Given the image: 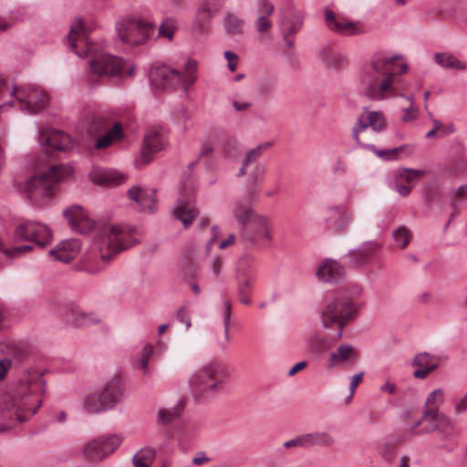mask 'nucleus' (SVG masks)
I'll return each mask as SVG.
<instances>
[{
  "mask_svg": "<svg viewBox=\"0 0 467 467\" xmlns=\"http://www.w3.org/2000/svg\"><path fill=\"white\" fill-rule=\"evenodd\" d=\"M67 41L71 51L78 57H88L92 77H114L122 71L124 63L120 57L97 50L93 43L88 42L81 20L71 26Z\"/></svg>",
  "mask_w": 467,
  "mask_h": 467,
  "instance_id": "1",
  "label": "nucleus"
},
{
  "mask_svg": "<svg viewBox=\"0 0 467 467\" xmlns=\"http://www.w3.org/2000/svg\"><path fill=\"white\" fill-rule=\"evenodd\" d=\"M400 59L401 56H389L385 52H377L371 57L370 66L361 77L368 97L373 99L385 98V93L391 88L394 77L408 70L406 63H397Z\"/></svg>",
  "mask_w": 467,
  "mask_h": 467,
  "instance_id": "2",
  "label": "nucleus"
},
{
  "mask_svg": "<svg viewBox=\"0 0 467 467\" xmlns=\"http://www.w3.org/2000/svg\"><path fill=\"white\" fill-rule=\"evenodd\" d=\"M229 379L230 372L226 365L211 360L191 375L189 387L194 399L203 402L224 393Z\"/></svg>",
  "mask_w": 467,
  "mask_h": 467,
  "instance_id": "3",
  "label": "nucleus"
},
{
  "mask_svg": "<svg viewBox=\"0 0 467 467\" xmlns=\"http://www.w3.org/2000/svg\"><path fill=\"white\" fill-rule=\"evenodd\" d=\"M45 384L41 375H26L20 380L11 397L0 396V410H16V419L24 422L27 417L22 412H29L35 415L41 406V400L34 393L41 390Z\"/></svg>",
  "mask_w": 467,
  "mask_h": 467,
  "instance_id": "4",
  "label": "nucleus"
},
{
  "mask_svg": "<svg viewBox=\"0 0 467 467\" xmlns=\"http://www.w3.org/2000/svg\"><path fill=\"white\" fill-rule=\"evenodd\" d=\"M197 62L189 59L185 63L184 72L171 68L167 65H154L149 72V79L151 86L163 91L175 90L183 88L184 91L192 85L196 77Z\"/></svg>",
  "mask_w": 467,
  "mask_h": 467,
  "instance_id": "5",
  "label": "nucleus"
},
{
  "mask_svg": "<svg viewBox=\"0 0 467 467\" xmlns=\"http://www.w3.org/2000/svg\"><path fill=\"white\" fill-rule=\"evenodd\" d=\"M70 168L62 164L50 167L47 171L32 176L26 185V193L35 205H43L54 195L57 184L70 174Z\"/></svg>",
  "mask_w": 467,
  "mask_h": 467,
  "instance_id": "6",
  "label": "nucleus"
},
{
  "mask_svg": "<svg viewBox=\"0 0 467 467\" xmlns=\"http://www.w3.org/2000/svg\"><path fill=\"white\" fill-rule=\"evenodd\" d=\"M360 306L348 296H336L326 303L320 314L323 327L328 328L336 325L338 327L332 341L342 338L344 327L356 318Z\"/></svg>",
  "mask_w": 467,
  "mask_h": 467,
  "instance_id": "7",
  "label": "nucleus"
},
{
  "mask_svg": "<svg viewBox=\"0 0 467 467\" xmlns=\"http://www.w3.org/2000/svg\"><path fill=\"white\" fill-rule=\"evenodd\" d=\"M133 244L129 233L122 227L105 224L97 230L94 246L104 262H109L117 254Z\"/></svg>",
  "mask_w": 467,
  "mask_h": 467,
  "instance_id": "8",
  "label": "nucleus"
},
{
  "mask_svg": "<svg viewBox=\"0 0 467 467\" xmlns=\"http://www.w3.org/2000/svg\"><path fill=\"white\" fill-rule=\"evenodd\" d=\"M436 431L442 440H451L455 435L453 422L438 408L424 409L422 416L410 427V434L420 435Z\"/></svg>",
  "mask_w": 467,
  "mask_h": 467,
  "instance_id": "9",
  "label": "nucleus"
},
{
  "mask_svg": "<svg viewBox=\"0 0 467 467\" xmlns=\"http://www.w3.org/2000/svg\"><path fill=\"white\" fill-rule=\"evenodd\" d=\"M151 22L137 17H127L117 25V32L122 43L128 46L145 44L154 34Z\"/></svg>",
  "mask_w": 467,
  "mask_h": 467,
  "instance_id": "10",
  "label": "nucleus"
},
{
  "mask_svg": "<svg viewBox=\"0 0 467 467\" xmlns=\"http://www.w3.org/2000/svg\"><path fill=\"white\" fill-rule=\"evenodd\" d=\"M381 248V244L377 241L363 242L343 256L344 265L350 269L368 266L380 259Z\"/></svg>",
  "mask_w": 467,
  "mask_h": 467,
  "instance_id": "11",
  "label": "nucleus"
},
{
  "mask_svg": "<svg viewBox=\"0 0 467 467\" xmlns=\"http://www.w3.org/2000/svg\"><path fill=\"white\" fill-rule=\"evenodd\" d=\"M13 240L15 243L30 242L44 248L51 243L52 233L46 224L36 221H26L15 229Z\"/></svg>",
  "mask_w": 467,
  "mask_h": 467,
  "instance_id": "12",
  "label": "nucleus"
},
{
  "mask_svg": "<svg viewBox=\"0 0 467 467\" xmlns=\"http://www.w3.org/2000/svg\"><path fill=\"white\" fill-rule=\"evenodd\" d=\"M10 95L16 96L21 109L30 114L41 111L48 104V97L46 92L36 86L20 88L14 86Z\"/></svg>",
  "mask_w": 467,
  "mask_h": 467,
  "instance_id": "13",
  "label": "nucleus"
},
{
  "mask_svg": "<svg viewBox=\"0 0 467 467\" xmlns=\"http://www.w3.org/2000/svg\"><path fill=\"white\" fill-rule=\"evenodd\" d=\"M304 23L303 13L294 6H287L281 21L282 34L285 43L289 48H294V35L298 33Z\"/></svg>",
  "mask_w": 467,
  "mask_h": 467,
  "instance_id": "14",
  "label": "nucleus"
},
{
  "mask_svg": "<svg viewBox=\"0 0 467 467\" xmlns=\"http://www.w3.org/2000/svg\"><path fill=\"white\" fill-rule=\"evenodd\" d=\"M63 216L77 233L87 234L95 228V222L88 218L80 205L72 204L64 209Z\"/></svg>",
  "mask_w": 467,
  "mask_h": 467,
  "instance_id": "15",
  "label": "nucleus"
},
{
  "mask_svg": "<svg viewBox=\"0 0 467 467\" xmlns=\"http://www.w3.org/2000/svg\"><path fill=\"white\" fill-rule=\"evenodd\" d=\"M120 444L117 436L103 437L94 440L84 447V454L91 461H99L112 453Z\"/></svg>",
  "mask_w": 467,
  "mask_h": 467,
  "instance_id": "16",
  "label": "nucleus"
},
{
  "mask_svg": "<svg viewBox=\"0 0 467 467\" xmlns=\"http://www.w3.org/2000/svg\"><path fill=\"white\" fill-rule=\"evenodd\" d=\"M166 143L167 139L164 134L162 135L156 130H150L144 136L140 150L144 163H150L152 160V155L164 149Z\"/></svg>",
  "mask_w": 467,
  "mask_h": 467,
  "instance_id": "17",
  "label": "nucleus"
},
{
  "mask_svg": "<svg viewBox=\"0 0 467 467\" xmlns=\"http://www.w3.org/2000/svg\"><path fill=\"white\" fill-rule=\"evenodd\" d=\"M326 23L327 27L337 34L356 36L363 33L358 23L351 22L343 16H337L331 10H326Z\"/></svg>",
  "mask_w": 467,
  "mask_h": 467,
  "instance_id": "18",
  "label": "nucleus"
},
{
  "mask_svg": "<svg viewBox=\"0 0 467 467\" xmlns=\"http://www.w3.org/2000/svg\"><path fill=\"white\" fill-rule=\"evenodd\" d=\"M387 126L384 116L378 111H370L366 117H359L357 124L352 128L353 138L357 143H360L359 133L368 127L374 131H382Z\"/></svg>",
  "mask_w": 467,
  "mask_h": 467,
  "instance_id": "19",
  "label": "nucleus"
},
{
  "mask_svg": "<svg viewBox=\"0 0 467 467\" xmlns=\"http://www.w3.org/2000/svg\"><path fill=\"white\" fill-rule=\"evenodd\" d=\"M344 263L327 258L321 263L317 268V275L318 279L328 283H338L346 274Z\"/></svg>",
  "mask_w": 467,
  "mask_h": 467,
  "instance_id": "20",
  "label": "nucleus"
},
{
  "mask_svg": "<svg viewBox=\"0 0 467 467\" xmlns=\"http://www.w3.org/2000/svg\"><path fill=\"white\" fill-rule=\"evenodd\" d=\"M221 6L212 9V4L209 0H203L196 12L193 20L192 29L198 34L206 33L211 27L212 18L219 12Z\"/></svg>",
  "mask_w": 467,
  "mask_h": 467,
  "instance_id": "21",
  "label": "nucleus"
},
{
  "mask_svg": "<svg viewBox=\"0 0 467 467\" xmlns=\"http://www.w3.org/2000/svg\"><path fill=\"white\" fill-rule=\"evenodd\" d=\"M124 394V386L119 376H114L102 388L100 397L108 410L120 402Z\"/></svg>",
  "mask_w": 467,
  "mask_h": 467,
  "instance_id": "22",
  "label": "nucleus"
},
{
  "mask_svg": "<svg viewBox=\"0 0 467 467\" xmlns=\"http://www.w3.org/2000/svg\"><path fill=\"white\" fill-rule=\"evenodd\" d=\"M130 200L136 202L141 211L153 213L157 209L156 190H144L139 186H133L128 191Z\"/></svg>",
  "mask_w": 467,
  "mask_h": 467,
  "instance_id": "23",
  "label": "nucleus"
},
{
  "mask_svg": "<svg viewBox=\"0 0 467 467\" xmlns=\"http://www.w3.org/2000/svg\"><path fill=\"white\" fill-rule=\"evenodd\" d=\"M39 142L41 145L48 146L60 151H66L72 146L70 137L57 130H52L48 134L40 132Z\"/></svg>",
  "mask_w": 467,
  "mask_h": 467,
  "instance_id": "24",
  "label": "nucleus"
},
{
  "mask_svg": "<svg viewBox=\"0 0 467 467\" xmlns=\"http://www.w3.org/2000/svg\"><path fill=\"white\" fill-rule=\"evenodd\" d=\"M199 212L190 200L179 199L173 210L174 218L181 221L184 228H188L197 217Z\"/></svg>",
  "mask_w": 467,
  "mask_h": 467,
  "instance_id": "25",
  "label": "nucleus"
},
{
  "mask_svg": "<svg viewBox=\"0 0 467 467\" xmlns=\"http://www.w3.org/2000/svg\"><path fill=\"white\" fill-rule=\"evenodd\" d=\"M358 359V355L354 347L350 344H342L337 348V351L330 353L327 368H331L344 362L356 363Z\"/></svg>",
  "mask_w": 467,
  "mask_h": 467,
  "instance_id": "26",
  "label": "nucleus"
},
{
  "mask_svg": "<svg viewBox=\"0 0 467 467\" xmlns=\"http://www.w3.org/2000/svg\"><path fill=\"white\" fill-rule=\"evenodd\" d=\"M254 201V200H249L246 194L244 202L238 201L234 203L233 215L239 223V227L249 224V223L253 222L258 216L254 213L251 205Z\"/></svg>",
  "mask_w": 467,
  "mask_h": 467,
  "instance_id": "27",
  "label": "nucleus"
},
{
  "mask_svg": "<svg viewBox=\"0 0 467 467\" xmlns=\"http://www.w3.org/2000/svg\"><path fill=\"white\" fill-rule=\"evenodd\" d=\"M254 279V275L251 273L239 274L237 276V296L239 301L245 306L252 303L251 296Z\"/></svg>",
  "mask_w": 467,
  "mask_h": 467,
  "instance_id": "28",
  "label": "nucleus"
},
{
  "mask_svg": "<svg viewBox=\"0 0 467 467\" xmlns=\"http://www.w3.org/2000/svg\"><path fill=\"white\" fill-rule=\"evenodd\" d=\"M77 248L78 244L76 242H62L49 250L48 255L56 261L68 264L76 257Z\"/></svg>",
  "mask_w": 467,
  "mask_h": 467,
  "instance_id": "29",
  "label": "nucleus"
},
{
  "mask_svg": "<svg viewBox=\"0 0 467 467\" xmlns=\"http://www.w3.org/2000/svg\"><path fill=\"white\" fill-rule=\"evenodd\" d=\"M266 172V167L263 163H257L249 174L247 198L254 200L259 192V183L263 181Z\"/></svg>",
  "mask_w": 467,
  "mask_h": 467,
  "instance_id": "30",
  "label": "nucleus"
},
{
  "mask_svg": "<svg viewBox=\"0 0 467 467\" xmlns=\"http://www.w3.org/2000/svg\"><path fill=\"white\" fill-rule=\"evenodd\" d=\"M305 448L310 446L331 447L335 444L336 439L328 432L315 431L303 434Z\"/></svg>",
  "mask_w": 467,
  "mask_h": 467,
  "instance_id": "31",
  "label": "nucleus"
},
{
  "mask_svg": "<svg viewBox=\"0 0 467 467\" xmlns=\"http://www.w3.org/2000/svg\"><path fill=\"white\" fill-rule=\"evenodd\" d=\"M92 181L102 186H117L124 182V177L116 171L102 170L93 174Z\"/></svg>",
  "mask_w": 467,
  "mask_h": 467,
  "instance_id": "32",
  "label": "nucleus"
},
{
  "mask_svg": "<svg viewBox=\"0 0 467 467\" xmlns=\"http://www.w3.org/2000/svg\"><path fill=\"white\" fill-rule=\"evenodd\" d=\"M329 215L327 218V223L331 227L336 228L338 231H341L346 228L348 224L350 216L342 210V208L338 206L329 207L327 209Z\"/></svg>",
  "mask_w": 467,
  "mask_h": 467,
  "instance_id": "33",
  "label": "nucleus"
},
{
  "mask_svg": "<svg viewBox=\"0 0 467 467\" xmlns=\"http://www.w3.org/2000/svg\"><path fill=\"white\" fill-rule=\"evenodd\" d=\"M67 322L76 328H84L99 323L100 318L95 313L72 311L71 319Z\"/></svg>",
  "mask_w": 467,
  "mask_h": 467,
  "instance_id": "34",
  "label": "nucleus"
},
{
  "mask_svg": "<svg viewBox=\"0 0 467 467\" xmlns=\"http://www.w3.org/2000/svg\"><path fill=\"white\" fill-rule=\"evenodd\" d=\"M239 229L244 246L245 248L253 247L260 237L259 227L255 223V219L249 223V224L239 227Z\"/></svg>",
  "mask_w": 467,
  "mask_h": 467,
  "instance_id": "35",
  "label": "nucleus"
},
{
  "mask_svg": "<svg viewBox=\"0 0 467 467\" xmlns=\"http://www.w3.org/2000/svg\"><path fill=\"white\" fill-rule=\"evenodd\" d=\"M122 137V125L119 122H116L110 130H109L96 141L94 147L97 150L107 148L111 145L113 141L120 140Z\"/></svg>",
  "mask_w": 467,
  "mask_h": 467,
  "instance_id": "36",
  "label": "nucleus"
},
{
  "mask_svg": "<svg viewBox=\"0 0 467 467\" xmlns=\"http://www.w3.org/2000/svg\"><path fill=\"white\" fill-rule=\"evenodd\" d=\"M122 137V125L119 122H116L110 130H109L96 141L94 147L97 150L107 148L111 145L113 141L120 140Z\"/></svg>",
  "mask_w": 467,
  "mask_h": 467,
  "instance_id": "37",
  "label": "nucleus"
},
{
  "mask_svg": "<svg viewBox=\"0 0 467 467\" xmlns=\"http://www.w3.org/2000/svg\"><path fill=\"white\" fill-rule=\"evenodd\" d=\"M183 410V404L178 402L174 407L171 409H161L158 412V422L160 424L168 425L177 420Z\"/></svg>",
  "mask_w": 467,
  "mask_h": 467,
  "instance_id": "38",
  "label": "nucleus"
},
{
  "mask_svg": "<svg viewBox=\"0 0 467 467\" xmlns=\"http://www.w3.org/2000/svg\"><path fill=\"white\" fill-rule=\"evenodd\" d=\"M434 60L439 66L444 68H455L459 70L466 68V65L463 62L460 61L450 53H436Z\"/></svg>",
  "mask_w": 467,
  "mask_h": 467,
  "instance_id": "39",
  "label": "nucleus"
},
{
  "mask_svg": "<svg viewBox=\"0 0 467 467\" xmlns=\"http://www.w3.org/2000/svg\"><path fill=\"white\" fill-rule=\"evenodd\" d=\"M225 32L230 36L241 35L244 21L232 13H227L223 19Z\"/></svg>",
  "mask_w": 467,
  "mask_h": 467,
  "instance_id": "40",
  "label": "nucleus"
},
{
  "mask_svg": "<svg viewBox=\"0 0 467 467\" xmlns=\"http://www.w3.org/2000/svg\"><path fill=\"white\" fill-rule=\"evenodd\" d=\"M224 311H223V332L224 338L223 340L218 342V347L223 350H226L229 343H230V336H229V327L231 325V315H232V304L231 301L226 299L223 302Z\"/></svg>",
  "mask_w": 467,
  "mask_h": 467,
  "instance_id": "41",
  "label": "nucleus"
},
{
  "mask_svg": "<svg viewBox=\"0 0 467 467\" xmlns=\"http://www.w3.org/2000/svg\"><path fill=\"white\" fill-rule=\"evenodd\" d=\"M425 174L423 170L416 169H399L396 172V180L402 182L403 183L412 185L416 184L417 179L422 177Z\"/></svg>",
  "mask_w": 467,
  "mask_h": 467,
  "instance_id": "42",
  "label": "nucleus"
},
{
  "mask_svg": "<svg viewBox=\"0 0 467 467\" xmlns=\"http://www.w3.org/2000/svg\"><path fill=\"white\" fill-rule=\"evenodd\" d=\"M109 127V121L102 116L92 117L87 126V131L90 137H97Z\"/></svg>",
  "mask_w": 467,
  "mask_h": 467,
  "instance_id": "43",
  "label": "nucleus"
},
{
  "mask_svg": "<svg viewBox=\"0 0 467 467\" xmlns=\"http://www.w3.org/2000/svg\"><path fill=\"white\" fill-rule=\"evenodd\" d=\"M83 408L88 413H99L107 410V407L103 404L100 395L91 393L88 394L83 403Z\"/></svg>",
  "mask_w": 467,
  "mask_h": 467,
  "instance_id": "44",
  "label": "nucleus"
},
{
  "mask_svg": "<svg viewBox=\"0 0 467 467\" xmlns=\"http://www.w3.org/2000/svg\"><path fill=\"white\" fill-rule=\"evenodd\" d=\"M358 144L361 148L374 152L378 157L382 158L385 161L396 160L398 158V153L403 149V146H400L390 150H378L373 144H366L363 142Z\"/></svg>",
  "mask_w": 467,
  "mask_h": 467,
  "instance_id": "45",
  "label": "nucleus"
},
{
  "mask_svg": "<svg viewBox=\"0 0 467 467\" xmlns=\"http://www.w3.org/2000/svg\"><path fill=\"white\" fill-rule=\"evenodd\" d=\"M153 449L146 448L138 451L132 459L134 467H150L151 460L154 458Z\"/></svg>",
  "mask_w": 467,
  "mask_h": 467,
  "instance_id": "46",
  "label": "nucleus"
},
{
  "mask_svg": "<svg viewBox=\"0 0 467 467\" xmlns=\"http://www.w3.org/2000/svg\"><path fill=\"white\" fill-rule=\"evenodd\" d=\"M440 360H441L440 357L431 355L428 352H422V353L417 354L414 357V358L411 362V365L413 367H418V368H426V367H430V366L433 365L434 363L439 364Z\"/></svg>",
  "mask_w": 467,
  "mask_h": 467,
  "instance_id": "47",
  "label": "nucleus"
},
{
  "mask_svg": "<svg viewBox=\"0 0 467 467\" xmlns=\"http://www.w3.org/2000/svg\"><path fill=\"white\" fill-rule=\"evenodd\" d=\"M272 146V142H265L247 151L244 161V165H251L259 159L263 153Z\"/></svg>",
  "mask_w": 467,
  "mask_h": 467,
  "instance_id": "48",
  "label": "nucleus"
},
{
  "mask_svg": "<svg viewBox=\"0 0 467 467\" xmlns=\"http://www.w3.org/2000/svg\"><path fill=\"white\" fill-rule=\"evenodd\" d=\"M176 29V22L173 18L168 17L163 20L159 27V36H164L169 40L173 37L174 31Z\"/></svg>",
  "mask_w": 467,
  "mask_h": 467,
  "instance_id": "49",
  "label": "nucleus"
},
{
  "mask_svg": "<svg viewBox=\"0 0 467 467\" xmlns=\"http://www.w3.org/2000/svg\"><path fill=\"white\" fill-rule=\"evenodd\" d=\"M441 194L442 192L437 185H431L424 191L425 201L429 205L439 203Z\"/></svg>",
  "mask_w": 467,
  "mask_h": 467,
  "instance_id": "50",
  "label": "nucleus"
},
{
  "mask_svg": "<svg viewBox=\"0 0 467 467\" xmlns=\"http://www.w3.org/2000/svg\"><path fill=\"white\" fill-rule=\"evenodd\" d=\"M393 237L395 242L399 244L401 248H404L410 242V232L407 227L400 226L396 231H394Z\"/></svg>",
  "mask_w": 467,
  "mask_h": 467,
  "instance_id": "51",
  "label": "nucleus"
},
{
  "mask_svg": "<svg viewBox=\"0 0 467 467\" xmlns=\"http://www.w3.org/2000/svg\"><path fill=\"white\" fill-rule=\"evenodd\" d=\"M153 354V347L151 344H147L144 346L141 356L140 358V368L143 370L144 375H148L150 373L149 368V360Z\"/></svg>",
  "mask_w": 467,
  "mask_h": 467,
  "instance_id": "52",
  "label": "nucleus"
},
{
  "mask_svg": "<svg viewBox=\"0 0 467 467\" xmlns=\"http://www.w3.org/2000/svg\"><path fill=\"white\" fill-rule=\"evenodd\" d=\"M443 401V391L441 389L431 391L427 397L424 409H430L435 406L439 409V404Z\"/></svg>",
  "mask_w": 467,
  "mask_h": 467,
  "instance_id": "53",
  "label": "nucleus"
},
{
  "mask_svg": "<svg viewBox=\"0 0 467 467\" xmlns=\"http://www.w3.org/2000/svg\"><path fill=\"white\" fill-rule=\"evenodd\" d=\"M406 99L410 101V106L404 109L405 114L402 117V120L404 122H410L416 119L418 116V109L414 107L412 97H407Z\"/></svg>",
  "mask_w": 467,
  "mask_h": 467,
  "instance_id": "54",
  "label": "nucleus"
},
{
  "mask_svg": "<svg viewBox=\"0 0 467 467\" xmlns=\"http://www.w3.org/2000/svg\"><path fill=\"white\" fill-rule=\"evenodd\" d=\"M255 223L258 224L260 236L265 237L267 240L272 239V235L268 230V219L265 216H257Z\"/></svg>",
  "mask_w": 467,
  "mask_h": 467,
  "instance_id": "55",
  "label": "nucleus"
},
{
  "mask_svg": "<svg viewBox=\"0 0 467 467\" xmlns=\"http://www.w3.org/2000/svg\"><path fill=\"white\" fill-rule=\"evenodd\" d=\"M439 367L438 363H434L433 365L426 368H419L418 369L414 370L413 377L416 379H424L427 378V376L436 370Z\"/></svg>",
  "mask_w": 467,
  "mask_h": 467,
  "instance_id": "56",
  "label": "nucleus"
},
{
  "mask_svg": "<svg viewBox=\"0 0 467 467\" xmlns=\"http://www.w3.org/2000/svg\"><path fill=\"white\" fill-rule=\"evenodd\" d=\"M271 26L272 23L265 16H260L255 21V28L259 33L268 31Z\"/></svg>",
  "mask_w": 467,
  "mask_h": 467,
  "instance_id": "57",
  "label": "nucleus"
},
{
  "mask_svg": "<svg viewBox=\"0 0 467 467\" xmlns=\"http://www.w3.org/2000/svg\"><path fill=\"white\" fill-rule=\"evenodd\" d=\"M32 249H33V245L25 244V245L16 246L14 248H10V249H5V253L9 257H16V256L22 254L24 252L31 251Z\"/></svg>",
  "mask_w": 467,
  "mask_h": 467,
  "instance_id": "58",
  "label": "nucleus"
},
{
  "mask_svg": "<svg viewBox=\"0 0 467 467\" xmlns=\"http://www.w3.org/2000/svg\"><path fill=\"white\" fill-rule=\"evenodd\" d=\"M224 57L227 59V67L231 72L236 70L238 56L230 50L224 52Z\"/></svg>",
  "mask_w": 467,
  "mask_h": 467,
  "instance_id": "59",
  "label": "nucleus"
},
{
  "mask_svg": "<svg viewBox=\"0 0 467 467\" xmlns=\"http://www.w3.org/2000/svg\"><path fill=\"white\" fill-rule=\"evenodd\" d=\"M177 318L178 320L185 325L186 329H189L192 323H191V317L184 306H181L177 312Z\"/></svg>",
  "mask_w": 467,
  "mask_h": 467,
  "instance_id": "60",
  "label": "nucleus"
},
{
  "mask_svg": "<svg viewBox=\"0 0 467 467\" xmlns=\"http://www.w3.org/2000/svg\"><path fill=\"white\" fill-rule=\"evenodd\" d=\"M259 12L262 16H271L274 13L275 7L268 0L259 1Z\"/></svg>",
  "mask_w": 467,
  "mask_h": 467,
  "instance_id": "61",
  "label": "nucleus"
},
{
  "mask_svg": "<svg viewBox=\"0 0 467 467\" xmlns=\"http://www.w3.org/2000/svg\"><path fill=\"white\" fill-rule=\"evenodd\" d=\"M395 188H396L397 192L401 196L406 197V196H408L410 193L411 189L413 187H412V185H409V184L403 183L402 182H400V181L396 180V182H395Z\"/></svg>",
  "mask_w": 467,
  "mask_h": 467,
  "instance_id": "62",
  "label": "nucleus"
},
{
  "mask_svg": "<svg viewBox=\"0 0 467 467\" xmlns=\"http://www.w3.org/2000/svg\"><path fill=\"white\" fill-rule=\"evenodd\" d=\"M12 364H13L12 360L7 358L0 360V381L5 378L8 370L12 367Z\"/></svg>",
  "mask_w": 467,
  "mask_h": 467,
  "instance_id": "63",
  "label": "nucleus"
},
{
  "mask_svg": "<svg viewBox=\"0 0 467 467\" xmlns=\"http://www.w3.org/2000/svg\"><path fill=\"white\" fill-rule=\"evenodd\" d=\"M284 447L286 449L292 447H303L305 448L303 435H299L292 440H289L284 443Z\"/></svg>",
  "mask_w": 467,
  "mask_h": 467,
  "instance_id": "64",
  "label": "nucleus"
}]
</instances>
